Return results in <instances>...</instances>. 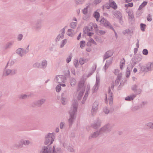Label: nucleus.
<instances>
[{"label": "nucleus", "mask_w": 153, "mask_h": 153, "mask_svg": "<svg viewBox=\"0 0 153 153\" xmlns=\"http://www.w3.org/2000/svg\"><path fill=\"white\" fill-rule=\"evenodd\" d=\"M70 83L71 86H74L76 83V79L73 77L71 78L70 79Z\"/></svg>", "instance_id": "obj_29"}, {"label": "nucleus", "mask_w": 153, "mask_h": 153, "mask_svg": "<svg viewBox=\"0 0 153 153\" xmlns=\"http://www.w3.org/2000/svg\"><path fill=\"white\" fill-rule=\"evenodd\" d=\"M147 4V2L144 1L142 4L140 6L138 10H141L143 7H145Z\"/></svg>", "instance_id": "obj_44"}, {"label": "nucleus", "mask_w": 153, "mask_h": 153, "mask_svg": "<svg viewBox=\"0 0 153 153\" xmlns=\"http://www.w3.org/2000/svg\"><path fill=\"white\" fill-rule=\"evenodd\" d=\"M56 89L57 92H59L61 90V85L59 84L57 85L56 87Z\"/></svg>", "instance_id": "obj_58"}, {"label": "nucleus", "mask_w": 153, "mask_h": 153, "mask_svg": "<svg viewBox=\"0 0 153 153\" xmlns=\"http://www.w3.org/2000/svg\"><path fill=\"white\" fill-rule=\"evenodd\" d=\"M72 57V55H70L67 58L66 61L67 63H69L71 61V59Z\"/></svg>", "instance_id": "obj_54"}, {"label": "nucleus", "mask_w": 153, "mask_h": 153, "mask_svg": "<svg viewBox=\"0 0 153 153\" xmlns=\"http://www.w3.org/2000/svg\"><path fill=\"white\" fill-rule=\"evenodd\" d=\"M133 32V30L131 29H128L124 30L123 31V33L124 34H127L130 35H131Z\"/></svg>", "instance_id": "obj_31"}, {"label": "nucleus", "mask_w": 153, "mask_h": 153, "mask_svg": "<svg viewBox=\"0 0 153 153\" xmlns=\"http://www.w3.org/2000/svg\"><path fill=\"white\" fill-rule=\"evenodd\" d=\"M46 100L45 98H42L38 100L33 102L35 105L38 107H41L45 102Z\"/></svg>", "instance_id": "obj_17"}, {"label": "nucleus", "mask_w": 153, "mask_h": 153, "mask_svg": "<svg viewBox=\"0 0 153 153\" xmlns=\"http://www.w3.org/2000/svg\"><path fill=\"white\" fill-rule=\"evenodd\" d=\"M107 97H108L109 103L110 105H111L113 103V98L112 93L111 91L110 88L108 89V92L107 94L106 95V102H108Z\"/></svg>", "instance_id": "obj_12"}, {"label": "nucleus", "mask_w": 153, "mask_h": 153, "mask_svg": "<svg viewBox=\"0 0 153 153\" xmlns=\"http://www.w3.org/2000/svg\"><path fill=\"white\" fill-rule=\"evenodd\" d=\"M42 26V21L39 20L36 21L34 26V28L36 30H39L41 28Z\"/></svg>", "instance_id": "obj_20"}, {"label": "nucleus", "mask_w": 153, "mask_h": 153, "mask_svg": "<svg viewBox=\"0 0 153 153\" xmlns=\"http://www.w3.org/2000/svg\"><path fill=\"white\" fill-rule=\"evenodd\" d=\"M55 137V134L54 132L52 133H48L46 135L45 137V144L47 145L49 143L50 140H51L50 144L53 143Z\"/></svg>", "instance_id": "obj_4"}, {"label": "nucleus", "mask_w": 153, "mask_h": 153, "mask_svg": "<svg viewBox=\"0 0 153 153\" xmlns=\"http://www.w3.org/2000/svg\"><path fill=\"white\" fill-rule=\"evenodd\" d=\"M95 39L96 41L98 42L102 43L103 42V41L100 37H96Z\"/></svg>", "instance_id": "obj_49"}, {"label": "nucleus", "mask_w": 153, "mask_h": 153, "mask_svg": "<svg viewBox=\"0 0 153 153\" xmlns=\"http://www.w3.org/2000/svg\"><path fill=\"white\" fill-rule=\"evenodd\" d=\"M112 128L111 125L109 123H108L102 127L100 131L101 134L103 133H107L111 131Z\"/></svg>", "instance_id": "obj_7"}, {"label": "nucleus", "mask_w": 153, "mask_h": 153, "mask_svg": "<svg viewBox=\"0 0 153 153\" xmlns=\"http://www.w3.org/2000/svg\"><path fill=\"white\" fill-rule=\"evenodd\" d=\"M58 152L59 149H56L55 146H53L52 152L51 147L48 146V147L47 146H44L42 150L40 152V153H58Z\"/></svg>", "instance_id": "obj_3"}, {"label": "nucleus", "mask_w": 153, "mask_h": 153, "mask_svg": "<svg viewBox=\"0 0 153 153\" xmlns=\"http://www.w3.org/2000/svg\"><path fill=\"white\" fill-rule=\"evenodd\" d=\"M65 123L64 122H62L60 123L59 124V127L60 129H62L64 127Z\"/></svg>", "instance_id": "obj_60"}, {"label": "nucleus", "mask_w": 153, "mask_h": 153, "mask_svg": "<svg viewBox=\"0 0 153 153\" xmlns=\"http://www.w3.org/2000/svg\"><path fill=\"white\" fill-rule=\"evenodd\" d=\"M113 14L117 18L119 19L120 22L121 24H122L123 22L122 21V16L121 13L119 11H115L113 13Z\"/></svg>", "instance_id": "obj_16"}, {"label": "nucleus", "mask_w": 153, "mask_h": 153, "mask_svg": "<svg viewBox=\"0 0 153 153\" xmlns=\"http://www.w3.org/2000/svg\"><path fill=\"white\" fill-rule=\"evenodd\" d=\"M88 6H89L88 5V6H87L85 8H84V9L83 10H82V12L84 14H85V15L87 13V12H88Z\"/></svg>", "instance_id": "obj_57"}, {"label": "nucleus", "mask_w": 153, "mask_h": 153, "mask_svg": "<svg viewBox=\"0 0 153 153\" xmlns=\"http://www.w3.org/2000/svg\"><path fill=\"white\" fill-rule=\"evenodd\" d=\"M23 35L21 34H20L18 35L17 37V39L18 41H20L22 39Z\"/></svg>", "instance_id": "obj_56"}, {"label": "nucleus", "mask_w": 153, "mask_h": 153, "mask_svg": "<svg viewBox=\"0 0 153 153\" xmlns=\"http://www.w3.org/2000/svg\"><path fill=\"white\" fill-rule=\"evenodd\" d=\"M41 68L45 69V68L48 65V62L45 59H44L42 61L40 62Z\"/></svg>", "instance_id": "obj_24"}, {"label": "nucleus", "mask_w": 153, "mask_h": 153, "mask_svg": "<svg viewBox=\"0 0 153 153\" xmlns=\"http://www.w3.org/2000/svg\"><path fill=\"white\" fill-rule=\"evenodd\" d=\"M140 26L141 30L142 31H144L146 28V25L145 24L141 23L140 25Z\"/></svg>", "instance_id": "obj_52"}, {"label": "nucleus", "mask_w": 153, "mask_h": 153, "mask_svg": "<svg viewBox=\"0 0 153 153\" xmlns=\"http://www.w3.org/2000/svg\"><path fill=\"white\" fill-rule=\"evenodd\" d=\"M122 74L120 73L118 75L115 80V82L114 84L115 86H117L119 84L122 76Z\"/></svg>", "instance_id": "obj_27"}, {"label": "nucleus", "mask_w": 153, "mask_h": 153, "mask_svg": "<svg viewBox=\"0 0 153 153\" xmlns=\"http://www.w3.org/2000/svg\"><path fill=\"white\" fill-rule=\"evenodd\" d=\"M86 29H87V32H90L92 31V23L91 22L90 23L88 26L87 27Z\"/></svg>", "instance_id": "obj_36"}, {"label": "nucleus", "mask_w": 153, "mask_h": 153, "mask_svg": "<svg viewBox=\"0 0 153 153\" xmlns=\"http://www.w3.org/2000/svg\"><path fill=\"white\" fill-rule=\"evenodd\" d=\"M142 59V56L140 54L134 56V62L137 63L140 62Z\"/></svg>", "instance_id": "obj_26"}, {"label": "nucleus", "mask_w": 153, "mask_h": 153, "mask_svg": "<svg viewBox=\"0 0 153 153\" xmlns=\"http://www.w3.org/2000/svg\"><path fill=\"white\" fill-rule=\"evenodd\" d=\"M92 27H94L96 31H97V30H97V25L96 24L92 23Z\"/></svg>", "instance_id": "obj_64"}, {"label": "nucleus", "mask_w": 153, "mask_h": 153, "mask_svg": "<svg viewBox=\"0 0 153 153\" xmlns=\"http://www.w3.org/2000/svg\"><path fill=\"white\" fill-rule=\"evenodd\" d=\"M113 52L112 51H107L104 54L103 57V60H105L109 58L112 56Z\"/></svg>", "instance_id": "obj_18"}, {"label": "nucleus", "mask_w": 153, "mask_h": 153, "mask_svg": "<svg viewBox=\"0 0 153 153\" xmlns=\"http://www.w3.org/2000/svg\"><path fill=\"white\" fill-rule=\"evenodd\" d=\"M79 64L82 65H83L84 63L87 62L88 60L84 59L83 57H82L79 58Z\"/></svg>", "instance_id": "obj_35"}, {"label": "nucleus", "mask_w": 153, "mask_h": 153, "mask_svg": "<svg viewBox=\"0 0 153 153\" xmlns=\"http://www.w3.org/2000/svg\"><path fill=\"white\" fill-rule=\"evenodd\" d=\"M11 71L10 69H7L5 70L3 72V75L4 76L11 75Z\"/></svg>", "instance_id": "obj_30"}, {"label": "nucleus", "mask_w": 153, "mask_h": 153, "mask_svg": "<svg viewBox=\"0 0 153 153\" xmlns=\"http://www.w3.org/2000/svg\"><path fill=\"white\" fill-rule=\"evenodd\" d=\"M109 3L111 7L114 10L116 9L117 8V6L114 1H111V0H109Z\"/></svg>", "instance_id": "obj_25"}, {"label": "nucleus", "mask_w": 153, "mask_h": 153, "mask_svg": "<svg viewBox=\"0 0 153 153\" xmlns=\"http://www.w3.org/2000/svg\"><path fill=\"white\" fill-rule=\"evenodd\" d=\"M33 67L35 68H41L40 62H36L33 65Z\"/></svg>", "instance_id": "obj_40"}, {"label": "nucleus", "mask_w": 153, "mask_h": 153, "mask_svg": "<svg viewBox=\"0 0 153 153\" xmlns=\"http://www.w3.org/2000/svg\"><path fill=\"white\" fill-rule=\"evenodd\" d=\"M14 43V41H9L4 45L3 48L5 50L10 48L12 47Z\"/></svg>", "instance_id": "obj_19"}, {"label": "nucleus", "mask_w": 153, "mask_h": 153, "mask_svg": "<svg viewBox=\"0 0 153 153\" xmlns=\"http://www.w3.org/2000/svg\"><path fill=\"white\" fill-rule=\"evenodd\" d=\"M86 0H74L75 3L76 5H82L84 3Z\"/></svg>", "instance_id": "obj_32"}, {"label": "nucleus", "mask_w": 153, "mask_h": 153, "mask_svg": "<svg viewBox=\"0 0 153 153\" xmlns=\"http://www.w3.org/2000/svg\"><path fill=\"white\" fill-rule=\"evenodd\" d=\"M137 86L136 85H134L132 88V90L134 91V92L135 91H136V90L137 89Z\"/></svg>", "instance_id": "obj_62"}, {"label": "nucleus", "mask_w": 153, "mask_h": 153, "mask_svg": "<svg viewBox=\"0 0 153 153\" xmlns=\"http://www.w3.org/2000/svg\"><path fill=\"white\" fill-rule=\"evenodd\" d=\"M103 112L105 114H108L110 112L109 109L107 107H105L103 109Z\"/></svg>", "instance_id": "obj_47"}, {"label": "nucleus", "mask_w": 153, "mask_h": 153, "mask_svg": "<svg viewBox=\"0 0 153 153\" xmlns=\"http://www.w3.org/2000/svg\"><path fill=\"white\" fill-rule=\"evenodd\" d=\"M90 90V86L89 85H87L86 88V90L85 95L83 98V100L82 101V103H83L84 101L86 100V98L88 96V92Z\"/></svg>", "instance_id": "obj_23"}, {"label": "nucleus", "mask_w": 153, "mask_h": 153, "mask_svg": "<svg viewBox=\"0 0 153 153\" xmlns=\"http://www.w3.org/2000/svg\"><path fill=\"white\" fill-rule=\"evenodd\" d=\"M66 78L62 75H58L56 76L54 79V81L58 83H62L66 81Z\"/></svg>", "instance_id": "obj_11"}, {"label": "nucleus", "mask_w": 153, "mask_h": 153, "mask_svg": "<svg viewBox=\"0 0 153 153\" xmlns=\"http://www.w3.org/2000/svg\"><path fill=\"white\" fill-rule=\"evenodd\" d=\"M78 103L76 101H74L72 102V105L69 111L70 117L68 120L69 126H71L74 119L76 113Z\"/></svg>", "instance_id": "obj_1"}, {"label": "nucleus", "mask_w": 153, "mask_h": 153, "mask_svg": "<svg viewBox=\"0 0 153 153\" xmlns=\"http://www.w3.org/2000/svg\"><path fill=\"white\" fill-rule=\"evenodd\" d=\"M100 132L99 131H97L91 134L89 137V139H92L95 138L97 137L100 134H101Z\"/></svg>", "instance_id": "obj_21"}, {"label": "nucleus", "mask_w": 153, "mask_h": 153, "mask_svg": "<svg viewBox=\"0 0 153 153\" xmlns=\"http://www.w3.org/2000/svg\"><path fill=\"white\" fill-rule=\"evenodd\" d=\"M77 25V23L72 22L70 23V26L71 28L74 29L76 27Z\"/></svg>", "instance_id": "obj_42"}, {"label": "nucleus", "mask_w": 153, "mask_h": 153, "mask_svg": "<svg viewBox=\"0 0 153 153\" xmlns=\"http://www.w3.org/2000/svg\"><path fill=\"white\" fill-rule=\"evenodd\" d=\"M101 125V122L100 120H98L94 123L92 126L94 129H97L100 127Z\"/></svg>", "instance_id": "obj_28"}, {"label": "nucleus", "mask_w": 153, "mask_h": 153, "mask_svg": "<svg viewBox=\"0 0 153 153\" xmlns=\"http://www.w3.org/2000/svg\"><path fill=\"white\" fill-rule=\"evenodd\" d=\"M80 48L82 49L85 46V42L84 41H82L80 42Z\"/></svg>", "instance_id": "obj_50"}, {"label": "nucleus", "mask_w": 153, "mask_h": 153, "mask_svg": "<svg viewBox=\"0 0 153 153\" xmlns=\"http://www.w3.org/2000/svg\"><path fill=\"white\" fill-rule=\"evenodd\" d=\"M125 61L124 58L121 59L120 61V68L121 70L123 69V67L125 65Z\"/></svg>", "instance_id": "obj_37"}, {"label": "nucleus", "mask_w": 153, "mask_h": 153, "mask_svg": "<svg viewBox=\"0 0 153 153\" xmlns=\"http://www.w3.org/2000/svg\"><path fill=\"white\" fill-rule=\"evenodd\" d=\"M112 61V59H111L109 60H107L106 61V63L103 68V69L106 72L107 69L109 67V66L111 64Z\"/></svg>", "instance_id": "obj_22"}, {"label": "nucleus", "mask_w": 153, "mask_h": 153, "mask_svg": "<svg viewBox=\"0 0 153 153\" xmlns=\"http://www.w3.org/2000/svg\"><path fill=\"white\" fill-rule=\"evenodd\" d=\"M11 75H14L17 73V70L16 69H14L11 70Z\"/></svg>", "instance_id": "obj_59"}, {"label": "nucleus", "mask_w": 153, "mask_h": 153, "mask_svg": "<svg viewBox=\"0 0 153 153\" xmlns=\"http://www.w3.org/2000/svg\"><path fill=\"white\" fill-rule=\"evenodd\" d=\"M143 53L144 55H147L148 54V51L147 49H144L143 51Z\"/></svg>", "instance_id": "obj_61"}, {"label": "nucleus", "mask_w": 153, "mask_h": 153, "mask_svg": "<svg viewBox=\"0 0 153 153\" xmlns=\"http://www.w3.org/2000/svg\"><path fill=\"white\" fill-rule=\"evenodd\" d=\"M89 42L91 43H92L93 44L95 45H97V44L94 40L92 38H91L89 40Z\"/></svg>", "instance_id": "obj_63"}, {"label": "nucleus", "mask_w": 153, "mask_h": 153, "mask_svg": "<svg viewBox=\"0 0 153 153\" xmlns=\"http://www.w3.org/2000/svg\"><path fill=\"white\" fill-rule=\"evenodd\" d=\"M94 17L96 19V21H98L100 16V14L99 12L95 11L93 14Z\"/></svg>", "instance_id": "obj_34"}, {"label": "nucleus", "mask_w": 153, "mask_h": 153, "mask_svg": "<svg viewBox=\"0 0 153 153\" xmlns=\"http://www.w3.org/2000/svg\"><path fill=\"white\" fill-rule=\"evenodd\" d=\"M100 77L98 74L97 75L96 77V82L94 86L93 89V92L97 91L99 88L100 83Z\"/></svg>", "instance_id": "obj_10"}, {"label": "nucleus", "mask_w": 153, "mask_h": 153, "mask_svg": "<svg viewBox=\"0 0 153 153\" xmlns=\"http://www.w3.org/2000/svg\"><path fill=\"white\" fill-rule=\"evenodd\" d=\"M146 126L148 127L153 129V123H149L146 124Z\"/></svg>", "instance_id": "obj_51"}, {"label": "nucleus", "mask_w": 153, "mask_h": 153, "mask_svg": "<svg viewBox=\"0 0 153 153\" xmlns=\"http://www.w3.org/2000/svg\"><path fill=\"white\" fill-rule=\"evenodd\" d=\"M67 40L66 39H65L63 40L62 42H61V44L60 46V48H63L64 45L66 44L67 43Z\"/></svg>", "instance_id": "obj_48"}, {"label": "nucleus", "mask_w": 153, "mask_h": 153, "mask_svg": "<svg viewBox=\"0 0 153 153\" xmlns=\"http://www.w3.org/2000/svg\"><path fill=\"white\" fill-rule=\"evenodd\" d=\"M133 6V4L132 2L129 3L127 4H125V7L126 8H128V7H132Z\"/></svg>", "instance_id": "obj_53"}, {"label": "nucleus", "mask_w": 153, "mask_h": 153, "mask_svg": "<svg viewBox=\"0 0 153 153\" xmlns=\"http://www.w3.org/2000/svg\"><path fill=\"white\" fill-rule=\"evenodd\" d=\"M65 28H63L60 30L61 33L59 34L55 39V40L56 42L59 41L60 39H62L64 38L65 32Z\"/></svg>", "instance_id": "obj_15"}, {"label": "nucleus", "mask_w": 153, "mask_h": 153, "mask_svg": "<svg viewBox=\"0 0 153 153\" xmlns=\"http://www.w3.org/2000/svg\"><path fill=\"white\" fill-rule=\"evenodd\" d=\"M96 33L100 35H102L104 34L105 33V31L98 30H97Z\"/></svg>", "instance_id": "obj_45"}, {"label": "nucleus", "mask_w": 153, "mask_h": 153, "mask_svg": "<svg viewBox=\"0 0 153 153\" xmlns=\"http://www.w3.org/2000/svg\"><path fill=\"white\" fill-rule=\"evenodd\" d=\"M29 45H28L25 50L22 48L18 49L16 51V53L21 57H22L29 51Z\"/></svg>", "instance_id": "obj_8"}, {"label": "nucleus", "mask_w": 153, "mask_h": 153, "mask_svg": "<svg viewBox=\"0 0 153 153\" xmlns=\"http://www.w3.org/2000/svg\"><path fill=\"white\" fill-rule=\"evenodd\" d=\"M141 70L143 71L148 72L153 70V62H149L145 66H142Z\"/></svg>", "instance_id": "obj_5"}, {"label": "nucleus", "mask_w": 153, "mask_h": 153, "mask_svg": "<svg viewBox=\"0 0 153 153\" xmlns=\"http://www.w3.org/2000/svg\"><path fill=\"white\" fill-rule=\"evenodd\" d=\"M136 96V95L135 94H133L126 97L125 98V100L127 101H131L133 100Z\"/></svg>", "instance_id": "obj_33"}, {"label": "nucleus", "mask_w": 153, "mask_h": 153, "mask_svg": "<svg viewBox=\"0 0 153 153\" xmlns=\"http://www.w3.org/2000/svg\"><path fill=\"white\" fill-rule=\"evenodd\" d=\"M29 96L26 94H21L19 95V98L20 99H26Z\"/></svg>", "instance_id": "obj_38"}, {"label": "nucleus", "mask_w": 153, "mask_h": 153, "mask_svg": "<svg viewBox=\"0 0 153 153\" xmlns=\"http://www.w3.org/2000/svg\"><path fill=\"white\" fill-rule=\"evenodd\" d=\"M99 103L97 102H95L92 105L91 114L93 116H94L98 110Z\"/></svg>", "instance_id": "obj_9"}, {"label": "nucleus", "mask_w": 153, "mask_h": 153, "mask_svg": "<svg viewBox=\"0 0 153 153\" xmlns=\"http://www.w3.org/2000/svg\"><path fill=\"white\" fill-rule=\"evenodd\" d=\"M73 30L71 29H69L68 30L67 32V34L69 36H72L73 35Z\"/></svg>", "instance_id": "obj_41"}, {"label": "nucleus", "mask_w": 153, "mask_h": 153, "mask_svg": "<svg viewBox=\"0 0 153 153\" xmlns=\"http://www.w3.org/2000/svg\"><path fill=\"white\" fill-rule=\"evenodd\" d=\"M100 22L101 24H103L105 27L110 28L111 29H113V27L110 22L104 18H101Z\"/></svg>", "instance_id": "obj_13"}, {"label": "nucleus", "mask_w": 153, "mask_h": 153, "mask_svg": "<svg viewBox=\"0 0 153 153\" xmlns=\"http://www.w3.org/2000/svg\"><path fill=\"white\" fill-rule=\"evenodd\" d=\"M141 108H142V106H140L139 105L135 106L133 107L132 108L131 110L133 111H134Z\"/></svg>", "instance_id": "obj_39"}, {"label": "nucleus", "mask_w": 153, "mask_h": 153, "mask_svg": "<svg viewBox=\"0 0 153 153\" xmlns=\"http://www.w3.org/2000/svg\"><path fill=\"white\" fill-rule=\"evenodd\" d=\"M74 64L76 68L78 67L79 65V61L78 59H75L74 62Z\"/></svg>", "instance_id": "obj_46"}, {"label": "nucleus", "mask_w": 153, "mask_h": 153, "mask_svg": "<svg viewBox=\"0 0 153 153\" xmlns=\"http://www.w3.org/2000/svg\"><path fill=\"white\" fill-rule=\"evenodd\" d=\"M130 71L128 67H127V68L126 72V76L127 77H128L130 74Z\"/></svg>", "instance_id": "obj_55"}, {"label": "nucleus", "mask_w": 153, "mask_h": 153, "mask_svg": "<svg viewBox=\"0 0 153 153\" xmlns=\"http://www.w3.org/2000/svg\"><path fill=\"white\" fill-rule=\"evenodd\" d=\"M68 94L67 92L66 91H64L62 94L60 100L62 103L63 105H65L67 103V97Z\"/></svg>", "instance_id": "obj_14"}, {"label": "nucleus", "mask_w": 153, "mask_h": 153, "mask_svg": "<svg viewBox=\"0 0 153 153\" xmlns=\"http://www.w3.org/2000/svg\"><path fill=\"white\" fill-rule=\"evenodd\" d=\"M111 7H110V5L109 3H106L105 5H103L102 7V9L104 10L105 8H106L107 9H109Z\"/></svg>", "instance_id": "obj_43"}, {"label": "nucleus", "mask_w": 153, "mask_h": 153, "mask_svg": "<svg viewBox=\"0 0 153 153\" xmlns=\"http://www.w3.org/2000/svg\"><path fill=\"white\" fill-rule=\"evenodd\" d=\"M31 144V142L29 140L21 139L19 142V144H15V146L16 147L20 148L22 147L23 145L27 146Z\"/></svg>", "instance_id": "obj_6"}, {"label": "nucleus", "mask_w": 153, "mask_h": 153, "mask_svg": "<svg viewBox=\"0 0 153 153\" xmlns=\"http://www.w3.org/2000/svg\"><path fill=\"white\" fill-rule=\"evenodd\" d=\"M85 87L84 86V82L83 81H80L78 84V87L77 88V91L80 92L78 95L77 98L79 100H80L82 96L83 95L84 92Z\"/></svg>", "instance_id": "obj_2"}]
</instances>
